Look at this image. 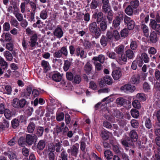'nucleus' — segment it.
I'll return each instance as SVG.
<instances>
[{
    "label": "nucleus",
    "mask_w": 160,
    "mask_h": 160,
    "mask_svg": "<svg viewBox=\"0 0 160 160\" xmlns=\"http://www.w3.org/2000/svg\"><path fill=\"white\" fill-rule=\"evenodd\" d=\"M88 29L91 34L94 36L96 38H98L101 34V30L96 22L90 23L88 25Z\"/></svg>",
    "instance_id": "f257e3e1"
},
{
    "label": "nucleus",
    "mask_w": 160,
    "mask_h": 160,
    "mask_svg": "<svg viewBox=\"0 0 160 160\" xmlns=\"http://www.w3.org/2000/svg\"><path fill=\"white\" fill-rule=\"evenodd\" d=\"M26 101L24 99L19 100L15 98L12 101V104L15 108L21 109L24 108L26 105Z\"/></svg>",
    "instance_id": "f03ea898"
},
{
    "label": "nucleus",
    "mask_w": 160,
    "mask_h": 160,
    "mask_svg": "<svg viewBox=\"0 0 160 160\" xmlns=\"http://www.w3.org/2000/svg\"><path fill=\"white\" fill-rule=\"evenodd\" d=\"M38 138L37 136L34 134H28L25 138V142L28 145L31 146L36 142Z\"/></svg>",
    "instance_id": "7ed1b4c3"
},
{
    "label": "nucleus",
    "mask_w": 160,
    "mask_h": 160,
    "mask_svg": "<svg viewBox=\"0 0 160 160\" xmlns=\"http://www.w3.org/2000/svg\"><path fill=\"white\" fill-rule=\"evenodd\" d=\"M121 143L122 145L124 146L125 149L127 151L128 149V147H134V143L132 140L129 137L124 139H122Z\"/></svg>",
    "instance_id": "20e7f679"
},
{
    "label": "nucleus",
    "mask_w": 160,
    "mask_h": 160,
    "mask_svg": "<svg viewBox=\"0 0 160 160\" xmlns=\"http://www.w3.org/2000/svg\"><path fill=\"white\" fill-rule=\"evenodd\" d=\"M79 148V144L76 143L71 146L70 149H68V152L71 155L76 157L78 152Z\"/></svg>",
    "instance_id": "39448f33"
},
{
    "label": "nucleus",
    "mask_w": 160,
    "mask_h": 160,
    "mask_svg": "<svg viewBox=\"0 0 160 160\" xmlns=\"http://www.w3.org/2000/svg\"><path fill=\"white\" fill-rule=\"evenodd\" d=\"M149 25L152 29L156 31L157 34H159L160 33V24H158L155 20L151 19Z\"/></svg>",
    "instance_id": "423d86ee"
},
{
    "label": "nucleus",
    "mask_w": 160,
    "mask_h": 160,
    "mask_svg": "<svg viewBox=\"0 0 160 160\" xmlns=\"http://www.w3.org/2000/svg\"><path fill=\"white\" fill-rule=\"evenodd\" d=\"M120 89L121 90H123L124 92H132L135 91L136 88L133 85L128 84L122 86Z\"/></svg>",
    "instance_id": "0eeeda50"
},
{
    "label": "nucleus",
    "mask_w": 160,
    "mask_h": 160,
    "mask_svg": "<svg viewBox=\"0 0 160 160\" xmlns=\"http://www.w3.org/2000/svg\"><path fill=\"white\" fill-rule=\"evenodd\" d=\"M53 33L54 36L59 38H61L63 34V32L62 29L58 26L55 29Z\"/></svg>",
    "instance_id": "6e6552de"
},
{
    "label": "nucleus",
    "mask_w": 160,
    "mask_h": 160,
    "mask_svg": "<svg viewBox=\"0 0 160 160\" xmlns=\"http://www.w3.org/2000/svg\"><path fill=\"white\" fill-rule=\"evenodd\" d=\"M94 17L96 19V21L98 23L102 22L103 18V14L102 12H99L95 13L93 14Z\"/></svg>",
    "instance_id": "1a4fd4ad"
},
{
    "label": "nucleus",
    "mask_w": 160,
    "mask_h": 160,
    "mask_svg": "<svg viewBox=\"0 0 160 160\" xmlns=\"http://www.w3.org/2000/svg\"><path fill=\"white\" fill-rule=\"evenodd\" d=\"M112 75L114 80H117L121 77L122 73L119 70H115L112 71Z\"/></svg>",
    "instance_id": "9d476101"
},
{
    "label": "nucleus",
    "mask_w": 160,
    "mask_h": 160,
    "mask_svg": "<svg viewBox=\"0 0 160 160\" xmlns=\"http://www.w3.org/2000/svg\"><path fill=\"white\" fill-rule=\"evenodd\" d=\"M38 39V37L36 34H34L31 38L29 43H30V46L32 47H34L37 43L38 44V42H36Z\"/></svg>",
    "instance_id": "9b49d317"
},
{
    "label": "nucleus",
    "mask_w": 160,
    "mask_h": 160,
    "mask_svg": "<svg viewBox=\"0 0 160 160\" xmlns=\"http://www.w3.org/2000/svg\"><path fill=\"white\" fill-rule=\"evenodd\" d=\"M129 136L133 142V141L136 142L137 141L138 138V135L135 130H132L130 132Z\"/></svg>",
    "instance_id": "f8f14e48"
},
{
    "label": "nucleus",
    "mask_w": 160,
    "mask_h": 160,
    "mask_svg": "<svg viewBox=\"0 0 160 160\" xmlns=\"http://www.w3.org/2000/svg\"><path fill=\"white\" fill-rule=\"evenodd\" d=\"M157 33L155 31H152L151 33L149 38L150 41L152 43H155L158 41Z\"/></svg>",
    "instance_id": "ddd939ff"
},
{
    "label": "nucleus",
    "mask_w": 160,
    "mask_h": 160,
    "mask_svg": "<svg viewBox=\"0 0 160 160\" xmlns=\"http://www.w3.org/2000/svg\"><path fill=\"white\" fill-rule=\"evenodd\" d=\"M140 79V76L139 74H135L132 76L130 82L133 84H138L139 83Z\"/></svg>",
    "instance_id": "4468645a"
},
{
    "label": "nucleus",
    "mask_w": 160,
    "mask_h": 160,
    "mask_svg": "<svg viewBox=\"0 0 160 160\" xmlns=\"http://www.w3.org/2000/svg\"><path fill=\"white\" fill-rule=\"evenodd\" d=\"M32 89L31 87H28L26 89V91L21 92V96L24 98H30Z\"/></svg>",
    "instance_id": "2eb2a0df"
},
{
    "label": "nucleus",
    "mask_w": 160,
    "mask_h": 160,
    "mask_svg": "<svg viewBox=\"0 0 160 160\" xmlns=\"http://www.w3.org/2000/svg\"><path fill=\"white\" fill-rule=\"evenodd\" d=\"M105 57L102 54L99 55L98 57H94L92 58V60L94 61L95 62L99 61L102 64H103L105 61Z\"/></svg>",
    "instance_id": "dca6fc26"
},
{
    "label": "nucleus",
    "mask_w": 160,
    "mask_h": 160,
    "mask_svg": "<svg viewBox=\"0 0 160 160\" xmlns=\"http://www.w3.org/2000/svg\"><path fill=\"white\" fill-rule=\"evenodd\" d=\"M46 145L45 141L44 139L40 140L37 145V148L39 150H42L45 148Z\"/></svg>",
    "instance_id": "f3484780"
},
{
    "label": "nucleus",
    "mask_w": 160,
    "mask_h": 160,
    "mask_svg": "<svg viewBox=\"0 0 160 160\" xmlns=\"http://www.w3.org/2000/svg\"><path fill=\"white\" fill-rule=\"evenodd\" d=\"M134 9L130 5H128L125 10V12L128 15L132 16L134 12Z\"/></svg>",
    "instance_id": "a211bd4d"
},
{
    "label": "nucleus",
    "mask_w": 160,
    "mask_h": 160,
    "mask_svg": "<svg viewBox=\"0 0 160 160\" xmlns=\"http://www.w3.org/2000/svg\"><path fill=\"white\" fill-rule=\"evenodd\" d=\"M92 68V64L89 62H88L84 66V70L87 74H89L91 72Z\"/></svg>",
    "instance_id": "6ab92c4d"
},
{
    "label": "nucleus",
    "mask_w": 160,
    "mask_h": 160,
    "mask_svg": "<svg viewBox=\"0 0 160 160\" xmlns=\"http://www.w3.org/2000/svg\"><path fill=\"white\" fill-rule=\"evenodd\" d=\"M126 55L129 59H132L134 58V53L133 51L130 49L127 50L125 52Z\"/></svg>",
    "instance_id": "aec40b11"
},
{
    "label": "nucleus",
    "mask_w": 160,
    "mask_h": 160,
    "mask_svg": "<svg viewBox=\"0 0 160 160\" xmlns=\"http://www.w3.org/2000/svg\"><path fill=\"white\" fill-rule=\"evenodd\" d=\"M109 40L108 38H107L106 36L103 35L100 39V42L102 46L105 47L107 45Z\"/></svg>",
    "instance_id": "412c9836"
},
{
    "label": "nucleus",
    "mask_w": 160,
    "mask_h": 160,
    "mask_svg": "<svg viewBox=\"0 0 160 160\" xmlns=\"http://www.w3.org/2000/svg\"><path fill=\"white\" fill-rule=\"evenodd\" d=\"M1 37L4 38L6 42H9L12 40V35L9 32L3 33L1 36Z\"/></svg>",
    "instance_id": "4be33fe9"
},
{
    "label": "nucleus",
    "mask_w": 160,
    "mask_h": 160,
    "mask_svg": "<svg viewBox=\"0 0 160 160\" xmlns=\"http://www.w3.org/2000/svg\"><path fill=\"white\" fill-rule=\"evenodd\" d=\"M62 78V76L60 73H59L54 74L52 76V79L56 82H59L60 81Z\"/></svg>",
    "instance_id": "5701e85b"
},
{
    "label": "nucleus",
    "mask_w": 160,
    "mask_h": 160,
    "mask_svg": "<svg viewBox=\"0 0 160 160\" xmlns=\"http://www.w3.org/2000/svg\"><path fill=\"white\" fill-rule=\"evenodd\" d=\"M36 125L33 122H30L27 127V131L28 133L33 132L35 129Z\"/></svg>",
    "instance_id": "b1692460"
},
{
    "label": "nucleus",
    "mask_w": 160,
    "mask_h": 160,
    "mask_svg": "<svg viewBox=\"0 0 160 160\" xmlns=\"http://www.w3.org/2000/svg\"><path fill=\"white\" fill-rule=\"evenodd\" d=\"M44 129L42 127L39 126L37 129L36 135L37 136V137H42Z\"/></svg>",
    "instance_id": "393cba45"
},
{
    "label": "nucleus",
    "mask_w": 160,
    "mask_h": 160,
    "mask_svg": "<svg viewBox=\"0 0 160 160\" xmlns=\"http://www.w3.org/2000/svg\"><path fill=\"white\" fill-rule=\"evenodd\" d=\"M56 142L54 146L56 148V151L57 152H60L61 151L64 150L63 148L61 149V142L58 140L56 141Z\"/></svg>",
    "instance_id": "a878e982"
},
{
    "label": "nucleus",
    "mask_w": 160,
    "mask_h": 160,
    "mask_svg": "<svg viewBox=\"0 0 160 160\" xmlns=\"http://www.w3.org/2000/svg\"><path fill=\"white\" fill-rule=\"evenodd\" d=\"M49 63L45 60L42 61L41 65L43 68L44 72H46L49 69Z\"/></svg>",
    "instance_id": "bb28decb"
},
{
    "label": "nucleus",
    "mask_w": 160,
    "mask_h": 160,
    "mask_svg": "<svg viewBox=\"0 0 160 160\" xmlns=\"http://www.w3.org/2000/svg\"><path fill=\"white\" fill-rule=\"evenodd\" d=\"M19 122L18 120L15 118L12 120L11 122V125L14 129H16L18 127L19 125Z\"/></svg>",
    "instance_id": "cd10ccee"
},
{
    "label": "nucleus",
    "mask_w": 160,
    "mask_h": 160,
    "mask_svg": "<svg viewBox=\"0 0 160 160\" xmlns=\"http://www.w3.org/2000/svg\"><path fill=\"white\" fill-rule=\"evenodd\" d=\"M111 11V7L109 4L102 5V12L106 14L107 12Z\"/></svg>",
    "instance_id": "c85d7f7f"
},
{
    "label": "nucleus",
    "mask_w": 160,
    "mask_h": 160,
    "mask_svg": "<svg viewBox=\"0 0 160 160\" xmlns=\"http://www.w3.org/2000/svg\"><path fill=\"white\" fill-rule=\"evenodd\" d=\"M68 155L67 152L65 150H63L60 153L59 157L61 160H68Z\"/></svg>",
    "instance_id": "c756f323"
},
{
    "label": "nucleus",
    "mask_w": 160,
    "mask_h": 160,
    "mask_svg": "<svg viewBox=\"0 0 160 160\" xmlns=\"http://www.w3.org/2000/svg\"><path fill=\"white\" fill-rule=\"evenodd\" d=\"M134 9H136L139 5V2L138 0H132L130 2V4Z\"/></svg>",
    "instance_id": "7c9ffc66"
},
{
    "label": "nucleus",
    "mask_w": 160,
    "mask_h": 160,
    "mask_svg": "<svg viewBox=\"0 0 160 160\" xmlns=\"http://www.w3.org/2000/svg\"><path fill=\"white\" fill-rule=\"evenodd\" d=\"M4 55L8 61H11L12 60L13 57L12 54L8 51H5L4 53Z\"/></svg>",
    "instance_id": "2f4dec72"
},
{
    "label": "nucleus",
    "mask_w": 160,
    "mask_h": 160,
    "mask_svg": "<svg viewBox=\"0 0 160 160\" xmlns=\"http://www.w3.org/2000/svg\"><path fill=\"white\" fill-rule=\"evenodd\" d=\"M99 24L100 28L101 30V32L104 31L107 28V24L106 22L103 20L100 22Z\"/></svg>",
    "instance_id": "473e14b6"
},
{
    "label": "nucleus",
    "mask_w": 160,
    "mask_h": 160,
    "mask_svg": "<svg viewBox=\"0 0 160 160\" xmlns=\"http://www.w3.org/2000/svg\"><path fill=\"white\" fill-rule=\"evenodd\" d=\"M131 113L132 116L134 118H137L139 115V111L135 109H132L131 110Z\"/></svg>",
    "instance_id": "72a5a7b5"
},
{
    "label": "nucleus",
    "mask_w": 160,
    "mask_h": 160,
    "mask_svg": "<svg viewBox=\"0 0 160 160\" xmlns=\"http://www.w3.org/2000/svg\"><path fill=\"white\" fill-rule=\"evenodd\" d=\"M104 156L108 160H110L112 158V153L110 150H106L104 152Z\"/></svg>",
    "instance_id": "f704fd0d"
},
{
    "label": "nucleus",
    "mask_w": 160,
    "mask_h": 160,
    "mask_svg": "<svg viewBox=\"0 0 160 160\" xmlns=\"http://www.w3.org/2000/svg\"><path fill=\"white\" fill-rule=\"evenodd\" d=\"M154 127L155 134L158 136H160V123H155Z\"/></svg>",
    "instance_id": "c9c22d12"
},
{
    "label": "nucleus",
    "mask_w": 160,
    "mask_h": 160,
    "mask_svg": "<svg viewBox=\"0 0 160 160\" xmlns=\"http://www.w3.org/2000/svg\"><path fill=\"white\" fill-rule=\"evenodd\" d=\"M114 112L113 114L117 118H123V114L119 111L114 110Z\"/></svg>",
    "instance_id": "e433bc0d"
},
{
    "label": "nucleus",
    "mask_w": 160,
    "mask_h": 160,
    "mask_svg": "<svg viewBox=\"0 0 160 160\" xmlns=\"http://www.w3.org/2000/svg\"><path fill=\"white\" fill-rule=\"evenodd\" d=\"M47 13L48 12L46 9L43 10L40 12V17L42 19H46L47 18Z\"/></svg>",
    "instance_id": "4c0bfd02"
},
{
    "label": "nucleus",
    "mask_w": 160,
    "mask_h": 160,
    "mask_svg": "<svg viewBox=\"0 0 160 160\" xmlns=\"http://www.w3.org/2000/svg\"><path fill=\"white\" fill-rule=\"evenodd\" d=\"M103 80L104 82L108 85L112 84V79L108 75L105 76L103 78Z\"/></svg>",
    "instance_id": "58836bf2"
},
{
    "label": "nucleus",
    "mask_w": 160,
    "mask_h": 160,
    "mask_svg": "<svg viewBox=\"0 0 160 160\" xmlns=\"http://www.w3.org/2000/svg\"><path fill=\"white\" fill-rule=\"evenodd\" d=\"M35 13L36 12L31 11L30 13L27 15L29 18V20H30L31 22L35 21Z\"/></svg>",
    "instance_id": "ea45409f"
},
{
    "label": "nucleus",
    "mask_w": 160,
    "mask_h": 160,
    "mask_svg": "<svg viewBox=\"0 0 160 160\" xmlns=\"http://www.w3.org/2000/svg\"><path fill=\"white\" fill-rule=\"evenodd\" d=\"M124 46L123 45H120L117 47L116 49V52L118 54H121L124 52Z\"/></svg>",
    "instance_id": "a19ab883"
},
{
    "label": "nucleus",
    "mask_w": 160,
    "mask_h": 160,
    "mask_svg": "<svg viewBox=\"0 0 160 160\" xmlns=\"http://www.w3.org/2000/svg\"><path fill=\"white\" fill-rule=\"evenodd\" d=\"M0 65L3 69H6L8 67L7 62L1 58H0Z\"/></svg>",
    "instance_id": "79ce46f5"
},
{
    "label": "nucleus",
    "mask_w": 160,
    "mask_h": 160,
    "mask_svg": "<svg viewBox=\"0 0 160 160\" xmlns=\"http://www.w3.org/2000/svg\"><path fill=\"white\" fill-rule=\"evenodd\" d=\"M126 101L127 100L122 98H118L116 100L117 104L121 106H122Z\"/></svg>",
    "instance_id": "37998d69"
},
{
    "label": "nucleus",
    "mask_w": 160,
    "mask_h": 160,
    "mask_svg": "<svg viewBox=\"0 0 160 160\" xmlns=\"http://www.w3.org/2000/svg\"><path fill=\"white\" fill-rule=\"evenodd\" d=\"M4 116L7 119H9L12 115V113L8 109H6L4 113Z\"/></svg>",
    "instance_id": "c03bdc74"
},
{
    "label": "nucleus",
    "mask_w": 160,
    "mask_h": 160,
    "mask_svg": "<svg viewBox=\"0 0 160 160\" xmlns=\"http://www.w3.org/2000/svg\"><path fill=\"white\" fill-rule=\"evenodd\" d=\"M136 98L141 101H145L146 100V97L144 94L142 93H138L136 95Z\"/></svg>",
    "instance_id": "a18cd8bd"
},
{
    "label": "nucleus",
    "mask_w": 160,
    "mask_h": 160,
    "mask_svg": "<svg viewBox=\"0 0 160 160\" xmlns=\"http://www.w3.org/2000/svg\"><path fill=\"white\" fill-rule=\"evenodd\" d=\"M142 59L146 63H148L149 61V58L148 57L147 54L145 52H143L141 55Z\"/></svg>",
    "instance_id": "49530a36"
},
{
    "label": "nucleus",
    "mask_w": 160,
    "mask_h": 160,
    "mask_svg": "<svg viewBox=\"0 0 160 160\" xmlns=\"http://www.w3.org/2000/svg\"><path fill=\"white\" fill-rule=\"evenodd\" d=\"M107 17L109 23H111L113 18V14L112 11L107 12Z\"/></svg>",
    "instance_id": "de8ad7c7"
},
{
    "label": "nucleus",
    "mask_w": 160,
    "mask_h": 160,
    "mask_svg": "<svg viewBox=\"0 0 160 160\" xmlns=\"http://www.w3.org/2000/svg\"><path fill=\"white\" fill-rule=\"evenodd\" d=\"M132 105L134 108L138 109L140 108L141 107L140 102L137 100H135L132 102Z\"/></svg>",
    "instance_id": "09e8293b"
},
{
    "label": "nucleus",
    "mask_w": 160,
    "mask_h": 160,
    "mask_svg": "<svg viewBox=\"0 0 160 160\" xmlns=\"http://www.w3.org/2000/svg\"><path fill=\"white\" fill-rule=\"evenodd\" d=\"M10 23L12 26L17 27L19 23L18 21L15 18L12 17L10 21Z\"/></svg>",
    "instance_id": "8fccbe9b"
},
{
    "label": "nucleus",
    "mask_w": 160,
    "mask_h": 160,
    "mask_svg": "<svg viewBox=\"0 0 160 160\" xmlns=\"http://www.w3.org/2000/svg\"><path fill=\"white\" fill-rule=\"evenodd\" d=\"M6 48L10 51H12V54H13L14 53H15V51H13V45L12 43H8L6 45Z\"/></svg>",
    "instance_id": "3c124183"
},
{
    "label": "nucleus",
    "mask_w": 160,
    "mask_h": 160,
    "mask_svg": "<svg viewBox=\"0 0 160 160\" xmlns=\"http://www.w3.org/2000/svg\"><path fill=\"white\" fill-rule=\"evenodd\" d=\"M132 126L135 128H137L139 126V123L137 120L132 119L131 121Z\"/></svg>",
    "instance_id": "603ef678"
},
{
    "label": "nucleus",
    "mask_w": 160,
    "mask_h": 160,
    "mask_svg": "<svg viewBox=\"0 0 160 160\" xmlns=\"http://www.w3.org/2000/svg\"><path fill=\"white\" fill-rule=\"evenodd\" d=\"M14 14L15 15V17L19 21L21 22L23 20V15L20 12H14Z\"/></svg>",
    "instance_id": "864d4df0"
},
{
    "label": "nucleus",
    "mask_w": 160,
    "mask_h": 160,
    "mask_svg": "<svg viewBox=\"0 0 160 160\" xmlns=\"http://www.w3.org/2000/svg\"><path fill=\"white\" fill-rule=\"evenodd\" d=\"M93 63L95 66L96 70L97 71H99L102 69L103 67L101 65V63L95 62H94Z\"/></svg>",
    "instance_id": "5fc2aeb1"
},
{
    "label": "nucleus",
    "mask_w": 160,
    "mask_h": 160,
    "mask_svg": "<svg viewBox=\"0 0 160 160\" xmlns=\"http://www.w3.org/2000/svg\"><path fill=\"white\" fill-rule=\"evenodd\" d=\"M121 36L122 37H126L128 34V31L127 28H124L121 30L120 32Z\"/></svg>",
    "instance_id": "6e6d98bb"
},
{
    "label": "nucleus",
    "mask_w": 160,
    "mask_h": 160,
    "mask_svg": "<svg viewBox=\"0 0 160 160\" xmlns=\"http://www.w3.org/2000/svg\"><path fill=\"white\" fill-rule=\"evenodd\" d=\"M98 3L96 0H92L90 5V8L92 9H95L98 7Z\"/></svg>",
    "instance_id": "4d7b16f0"
},
{
    "label": "nucleus",
    "mask_w": 160,
    "mask_h": 160,
    "mask_svg": "<svg viewBox=\"0 0 160 160\" xmlns=\"http://www.w3.org/2000/svg\"><path fill=\"white\" fill-rule=\"evenodd\" d=\"M25 142V139L23 137H20L18 140V143L19 145L21 147H23L24 145Z\"/></svg>",
    "instance_id": "13d9d810"
},
{
    "label": "nucleus",
    "mask_w": 160,
    "mask_h": 160,
    "mask_svg": "<svg viewBox=\"0 0 160 160\" xmlns=\"http://www.w3.org/2000/svg\"><path fill=\"white\" fill-rule=\"evenodd\" d=\"M71 65L70 62L66 60L64 62V65L63 67L64 71H66L69 69Z\"/></svg>",
    "instance_id": "bf43d9fd"
},
{
    "label": "nucleus",
    "mask_w": 160,
    "mask_h": 160,
    "mask_svg": "<svg viewBox=\"0 0 160 160\" xmlns=\"http://www.w3.org/2000/svg\"><path fill=\"white\" fill-rule=\"evenodd\" d=\"M135 23L133 20H132L127 25V27L129 30H132L135 27Z\"/></svg>",
    "instance_id": "052dcab7"
},
{
    "label": "nucleus",
    "mask_w": 160,
    "mask_h": 160,
    "mask_svg": "<svg viewBox=\"0 0 160 160\" xmlns=\"http://www.w3.org/2000/svg\"><path fill=\"white\" fill-rule=\"evenodd\" d=\"M59 50L62 55L63 54L65 56H67L68 55V51L66 47L64 46L62 47Z\"/></svg>",
    "instance_id": "680f3d73"
},
{
    "label": "nucleus",
    "mask_w": 160,
    "mask_h": 160,
    "mask_svg": "<svg viewBox=\"0 0 160 160\" xmlns=\"http://www.w3.org/2000/svg\"><path fill=\"white\" fill-rule=\"evenodd\" d=\"M130 48L132 50H134L137 49L138 47L137 43L135 41H132L130 45Z\"/></svg>",
    "instance_id": "e2e57ef3"
},
{
    "label": "nucleus",
    "mask_w": 160,
    "mask_h": 160,
    "mask_svg": "<svg viewBox=\"0 0 160 160\" xmlns=\"http://www.w3.org/2000/svg\"><path fill=\"white\" fill-rule=\"evenodd\" d=\"M64 118V114L63 112H61L58 114L56 116V119L58 121L63 120Z\"/></svg>",
    "instance_id": "0e129e2a"
},
{
    "label": "nucleus",
    "mask_w": 160,
    "mask_h": 160,
    "mask_svg": "<svg viewBox=\"0 0 160 160\" xmlns=\"http://www.w3.org/2000/svg\"><path fill=\"white\" fill-rule=\"evenodd\" d=\"M141 28L142 29L143 32L146 35H148V27L145 25L142 24L141 26Z\"/></svg>",
    "instance_id": "69168bd1"
},
{
    "label": "nucleus",
    "mask_w": 160,
    "mask_h": 160,
    "mask_svg": "<svg viewBox=\"0 0 160 160\" xmlns=\"http://www.w3.org/2000/svg\"><path fill=\"white\" fill-rule=\"evenodd\" d=\"M145 125L146 127L148 128H150L152 126V123L150 119L149 118H147L145 122Z\"/></svg>",
    "instance_id": "338daca9"
},
{
    "label": "nucleus",
    "mask_w": 160,
    "mask_h": 160,
    "mask_svg": "<svg viewBox=\"0 0 160 160\" xmlns=\"http://www.w3.org/2000/svg\"><path fill=\"white\" fill-rule=\"evenodd\" d=\"M8 157L11 160H18V159L16 155L13 152L11 153Z\"/></svg>",
    "instance_id": "774afa93"
}]
</instances>
